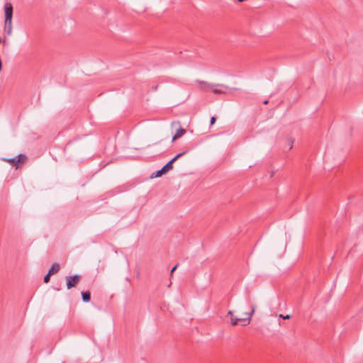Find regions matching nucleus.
Masks as SVG:
<instances>
[{"instance_id":"nucleus-1","label":"nucleus","mask_w":363,"mask_h":363,"mask_svg":"<svg viewBox=\"0 0 363 363\" xmlns=\"http://www.w3.org/2000/svg\"><path fill=\"white\" fill-rule=\"evenodd\" d=\"M5 23L4 32L8 35L12 33V17H13V6L11 3H6L4 5Z\"/></svg>"},{"instance_id":"nucleus-2","label":"nucleus","mask_w":363,"mask_h":363,"mask_svg":"<svg viewBox=\"0 0 363 363\" xmlns=\"http://www.w3.org/2000/svg\"><path fill=\"white\" fill-rule=\"evenodd\" d=\"M188 150L184 151L177 154L175 157H174L170 161H169L165 165H164L162 169L153 172L151 174V178H156L162 176L164 174L167 173L169 170L173 169V164L179 158L184 155Z\"/></svg>"},{"instance_id":"nucleus-3","label":"nucleus","mask_w":363,"mask_h":363,"mask_svg":"<svg viewBox=\"0 0 363 363\" xmlns=\"http://www.w3.org/2000/svg\"><path fill=\"white\" fill-rule=\"evenodd\" d=\"M199 83L203 84L204 86L202 87L203 89L206 88L211 89V91L215 94H225L227 89H230L228 86L222 84H210L208 82L204 81H198ZM233 90H237V88H233Z\"/></svg>"},{"instance_id":"nucleus-4","label":"nucleus","mask_w":363,"mask_h":363,"mask_svg":"<svg viewBox=\"0 0 363 363\" xmlns=\"http://www.w3.org/2000/svg\"><path fill=\"white\" fill-rule=\"evenodd\" d=\"M28 157L26 155L19 154L13 158H4L3 160L11 164L12 166L18 167V164H23L26 162Z\"/></svg>"},{"instance_id":"nucleus-5","label":"nucleus","mask_w":363,"mask_h":363,"mask_svg":"<svg viewBox=\"0 0 363 363\" xmlns=\"http://www.w3.org/2000/svg\"><path fill=\"white\" fill-rule=\"evenodd\" d=\"M252 311L251 312L246 313L248 315L247 318H231V324L233 325H235L238 324L239 322L243 323V325H247L250 323L251 316L254 314L255 311V306L254 305H252Z\"/></svg>"},{"instance_id":"nucleus-6","label":"nucleus","mask_w":363,"mask_h":363,"mask_svg":"<svg viewBox=\"0 0 363 363\" xmlns=\"http://www.w3.org/2000/svg\"><path fill=\"white\" fill-rule=\"evenodd\" d=\"M66 279V286L67 289H70L72 287L76 286L81 279V276L79 274H74L72 276H67L65 277Z\"/></svg>"},{"instance_id":"nucleus-7","label":"nucleus","mask_w":363,"mask_h":363,"mask_svg":"<svg viewBox=\"0 0 363 363\" xmlns=\"http://www.w3.org/2000/svg\"><path fill=\"white\" fill-rule=\"evenodd\" d=\"M186 133V130L180 127L172 137V141L177 140Z\"/></svg>"},{"instance_id":"nucleus-8","label":"nucleus","mask_w":363,"mask_h":363,"mask_svg":"<svg viewBox=\"0 0 363 363\" xmlns=\"http://www.w3.org/2000/svg\"><path fill=\"white\" fill-rule=\"evenodd\" d=\"M60 269V264L57 263H54L52 264L51 267L50 268L48 273L52 275L54 274H56L59 272Z\"/></svg>"},{"instance_id":"nucleus-9","label":"nucleus","mask_w":363,"mask_h":363,"mask_svg":"<svg viewBox=\"0 0 363 363\" xmlns=\"http://www.w3.org/2000/svg\"><path fill=\"white\" fill-rule=\"evenodd\" d=\"M82 301L85 303L89 302L91 300V294L89 291H82Z\"/></svg>"},{"instance_id":"nucleus-10","label":"nucleus","mask_w":363,"mask_h":363,"mask_svg":"<svg viewBox=\"0 0 363 363\" xmlns=\"http://www.w3.org/2000/svg\"><path fill=\"white\" fill-rule=\"evenodd\" d=\"M51 276L52 275L50 274V273L48 272V274L44 277V282L45 283H48L50 281Z\"/></svg>"},{"instance_id":"nucleus-11","label":"nucleus","mask_w":363,"mask_h":363,"mask_svg":"<svg viewBox=\"0 0 363 363\" xmlns=\"http://www.w3.org/2000/svg\"><path fill=\"white\" fill-rule=\"evenodd\" d=\"M216 117H215V116H212V117L211 118L210 124H211V125L214 124V123H215V122H216Z\"/></svg>"},{"instance_id":"nucleus-12","label":"nucleus","mask_w":363,"mask_h":363,"mask_svg":"<svg viewBox=\"0 0 363 363\" xmlns=\"http://www.w3.org/2000/svg\"><path fill=\"white\" fill-rule=\"evenodd\" d=\"M279 317L282 318L283 319H289L291 318V315H280Z\"/></svg>"},{"instance_id":"nucleus-13","label":"nucleus","mask_w":363,"mask_h":363,"mask_svg":"<svg viewBox=\"0 0 363 363\" xmlns=\"http://www.w3.org/2000/svg\"><path fill=\"white\" fill-rule=\"evenodd\" d=\"M178 267V264H176L172 269H171V275H172L173 272L176 270V269Z\"/></svg>"},{"instance_id":"nucleus-14","label":"nucleus","mask_w":363,"mask_h":363,"mask_svg":"<svg viewBox=\"0 0 363 363\" xmlns=\"http://www.w3.org/2000/svg\"><path fill=\"white\" fill-rule=\"evenodd\" d=\"M263 103H264V104H267L269 103V101L268 100H265Z\"/></svg>"},{"instance_id":"nucleus-15","label":"nucleus","mask_w":363,"mask_h":363,"mask_svg":"<svg viewBox=\"0 0 363 363\" xmlns=\"http://www.w3.org/2000/svg\"><path fill=\"white\" fill-rule=\"evenodd\" d=\"M228 314H229V315H233V311H230L228 312Z\"/></svg>"},{"instance_id":"nucleus-16","label":"nucleus","mask_w":363,"mask_h":363,"mask_svg":"<svg viewBox=\"0 0 363 363\" xmlns=\"http://www.w3.org/2000/svg\"><path fill=\"white\" fill-rule=\"evenodd\" d=\"M291 143H293V142ZM291 148H292V144H291L289 149H291Z\"/></svg>"}]
</instances>
